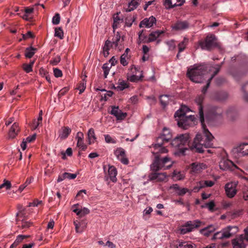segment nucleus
Segmentation results:
<instances>
[{
    "label": "nucleus",
    "instance_id": "obj_1",
    "mask_svg": "<svg viewBox=\"0 0 248 248\" xmlns=\"http://www.w3.org/2000/svg\"><path fill=\"white\" fill-rule=\"evenodd\" d=\"M189 139L188 133L180 134L171 141V145L174 148L181 149L187 144L190 150L199 153H203L204 148L213 147L214 137L205 127H203V133H198L192 142L189 141Z\"/></svg>",
    "mask_w": 248,
    "mask_h": 248
},
{
    "label": "nucleus",
    "instance_id": "obj_2",
    "mask_svg": "<svg viewBox=\"0 0 248 248\" xmlns=\"http://www.w3.org/2000/svg\"><path fill=\"white\" fill-rule=\"evenodd\" d=\"M154 150L152 151L155 155V160L150 166L151 170L154 171H157L164 168V170L170 168L172 166L170 158L166 156L162 158H160V155L168 152V150L162 146L159 147H153Z\"/></svg>",
    "mask_w": 248,
    "mask_h": 248
},
{
    "label": "nucleus",
    "instance_id": "obj_3",
    "mask_svg": "<svg viewBox=\"0 0 248 248\" xmlns=\"http://www.w3.org/2000/svg\"><path fill=\"white\" fill-rule=\"evenodd\" d=\"M209 67L207 64L194 65L187 69L186 76L193 82L202 83L208 73Z\"/></svg>",
    "mask_w": 248,
    "mask_h": 248
},
{
    "label": "nucleus",
    "instance_id": "obj_4",
    "mask_svg": "<svg viewBox=\"0 0 248 248\" xmlns=\"http://www.w3.org/2000/svg\"><path fill=\"white\" fill-rule=\"evenodd\" d=\"M178 126L184 129H187L194 124L195 117L193 115L180 116L175 118Z\"/></svg>",
    "mask_w": 248,
    "mask_h": 248
},
{
    "label": "nucleus",
    "instance_id": "obj_5",
    "mask_svg": "<svg viewBox=\"0 0 248 248\" xmlns=\"http://www.w3.org/2000/svg\"><path fill=\"white\" fill-rule=\"evenodd\" d=\"M201 224L202 222L198 219L193 221H187L181 226L179 229V231L181 234H185L191 232L195 229L200 227Z\"/></svg>",
    "mask_w": 248,
    "mask_h": 248
},
{
    "label": "nucleus",
    "instance_id": "obj_6",
    "mask_svg": "<svg viewBox=\"0 0 248 248\" xmlns=\"http://www.w3.org/2000/svg\"><path fill=\"white\" fill-rule=\"evenodd\" d=\"M216 40V36L211 34L207 36L204 40L200 41L199 45L202 49L210 51L217 46Z\"/></svg>",
    "mask_w": 248,
    "mask_h": 248
},
{
    "label": "nucleus",
    "instance_id": "obj_7",
    "mask_svg": "<svg viewBox=\"0 0 248 248\" xmlns=\"http://www.w3.org/2000/svg\"><path fill=\"white\" fill-rule=\"evenodd\" d=\"M225 239L229 238L238 232L239 228L236 226H228L222 229Z\"/></svg>",
    "mask_w": 248,
    "mask_h": 248
},
{
    "label": "nucleus",
    "instance_id": "obj_8",
    "mask_svg": "<svg viewBox=\"0 0 248 248\" xmlns=\"http://www.w3.org/2000/svg\"><path fill=\"white\" fill-rule=\"evenodd\" d=\"M204 99V97L203 95H200L198 96L195 100V101L198 106V109H199V113L200 116V120L202 124L203 127H205L203 123L204 121V115H203V107H202V102L203 101V100Z\"/></svg>",
    "mask_w": 248,
    "mask_h": 248
},
{
    "label": "nucleus",
    "instance_id": "obj_9",
    "mask_svg": "<svg viewBox=\"0 0 248 248\" xmlns=\"http://www.w3.org/2000/svg\"><path fill=\"white\" fill-rule=\"evenodd\" d=\"M114 154L117 158L122 163L127 165L129 163L128 158L126 157L125 152L124 150L121 147L117 148L114 151Z\"/></svg>",
    "mask_w": 248,
    "mask_h": 248
},
{
    "label": "nucleus",
    "instance_id": "obj_10",
    "mask_svg": "<svg viewBox=\"0 0 248 248\" xmlns=\"http://www.w3.org/2000/svg\"><path fill=\"white\" fill-rule=\"evenodd\" d=\"M185 2V0H163V5L167 9H172L177 6H181Z\"/></svg>",
    "mask_w": 248,
    "mask_h": 248
},
{
    "label": "nucleus",
    "instance_id": "obj_11",
    "mask_svg": "<svg viewBox=\"0 0 248 248\" xmlns=\"http://www.w3.org/2000/svg\"><path fill=\"white\" fill-rule=\"evenodd\" d=\"M110 113L114 115L117 120H123L127 116L126 113L123 112L122 110L119 108L118 107L116 106L111 107V110Z\"/></svg>",
    "mask_w": 248,
    "mask_h": 248
},
{
    "label": "nucleus",
    "instance_id": "obj_12",
    "mask_svg": "<svg viewBox=\"0 0 248 248\" xmlns=\"http://www.w3.org/2000/svg\"><path fill=\"white\" fill-rule=\"evenodd\" d=\"M236 184L233 183H228L225 185V188L227 196L229 198L233 197L236 194Z\"/></svg>",
    "mask_w": 248,
    "mask_h": 248
},
{
    "label": "nucleus",
    "instance_id": "obj_13",
    "mask_svg": "<svg viewBox=\"0 0 248 248\" xmlns=\"http://www.w3.org/2000/svg\"><path fill=\"white\" fill-rule=\"evenodd\" d=\"M164 31L161 30H157L151 32L148 37L147 40L146 41V43H150L157 40L156 43L159 44L160 42V40H157L161 34L164 33Z\"/></svg>",
    "mask_w": 248,
    "mask_h": 248
},
{
    "label": "nucleus",
    "instance_id": "obj_14",
    "mask_svg": "<svg viewBox=\"0 0 248 248\" xmlns=\"http://www.w3.org/2000/svg\"><path fill=\"white\" fill-rule=\"evenodd\" d=\"M245 239L243 234H241L232 240L233 248H245L246 245L244 242Z\"/></svg>",
    "mask_w": 248,
    "mask_h": 248
},
{
    "label": "nucleus",
    "instance_id": "obj_15",
    "mask_svg": "<svg viewBox=\"0 0 248 248\" xmlns=\"http://www.w3.org/2000/svg\"><path fill=\"white\" fill-rule=\"evenodd\" d=\"M148 178L150 181L163 182L166 179L167 175L166 173L152 172L149 175Z\"/></svg>",
    "mask_w": 248,
    "mask_h": 248
},
{
    "label": "nucleus",
    "instance_id": "obj_16",
    "mask_svg": "<svg viewBox=\"0 0 248 248\" xmlns=\"http://www.w3.org/2000/svg\"><path fill=\"white\" fill-rule=\"evenodd\" d=\"M207 168L203 163L194 162L191 164V171L193 173H199Z\"/></svg>",
    "mask_w": 248,
    "mask_h": 248
},
{
    "label": "nucleus",
    "instance_id": "obj_17",
    "mask_svg": "<svg viewBox=\"0 0 248 248\" xmlns=\"http://www.w3.org/2000/svg\"><path fill=\"white\" fill-rule=\"evenodd\" d=\"M189 27V24L187 21H178L172 25L173 30L180 31L186 30Z\"/></svg>",
    "mask_w": 248,
    "mask_h": 248
},
{
    "label": "nucleus",
    "instance_id": "obj_18",
    "mask_svg": "<svg viewBox=\"0 0 248 248\" xmlns=\"http://www.w3.org/2000/svg\"><path fill=\"white\" fill-rule=\"evenodd\" d=\"M117 171L115 167L109 166L108 175L106 176V180L108 181L109 179L112 182H116L117 181L116 175Z\"/></svg>",
    "mask_w": 248,
    "mask_h": 248
},
{
    "label": "nucleus",
    "instance_id": "obj_19",
    "mask_svg": "<svg viewBox=\"0 0 248 248\" xmlns=\"http://www.w3.org/2000/svg\"><path fill=\"white\" fill-rule=\"evenodd\" d=\"M219 166L220 169L223 170L231 169L232 167H235L234 163L232 161L228 159L221 160L219 162Z\"/></svg>",
    "mask_w": 248,
    "mask_h": 248
},
{
    "label": "nucleus",
    "instance_id": "obj_20",
    "mask_svg": "<svg viewBox=\"0 0 248 248\" xmlns=\"http://www.w3.org/2000/svg\"><path fill=\"white\" fill-rule=\"evenodd\" d=\"M170 189H173L176 193L178 196H184L187 192H189L190 194L191 193V191H190L188 188L185 187L181 188L177 184H173L170 186Z\"/></svg>",
    "mask_w": 248,
    "mask_h": 248
},
{
    "label": "nucleus",
    "instance_id": "obj_21",
    "mask_svg": "<svg viewBox=\"0 0 248 248\" xmlns=\"http://www.w3.org/2000/svg\"><path fill=\"white\" fill-rule=\"evenodd\" d=\"M156 22V19L153 16H150L148 18H145L142 20L140 24V27L144 26L146 28L152 27Z\"/></svg>",
    "mask_w": 248,
    "mask_h": 248
},
{
    "label": "nucleus",
    "instance_id": "obj_22",
    "mask_svg": "<svg viewBox=\"0 0 248 248\" xmlns=\"http://www.w3.org/2000/svg\"><path fill=\"white\" fill-rule=\"evenodd\" d=\"M83 137V134L82 132H78L77 134L76 138L77 140V146L80 148L82 150L84 151L87 149V147L84 143Z\"/></svg>",
    "mask_w": 248,
    "mask_h": 248
},
{
    "label": "nucleus",
    "instance_id": "obj_23",
    "mask_svg": "<svg viewBox=\"0 0 248 248\" xmlns=\"http://www.w3.org/2000/svg\"><path fill=\"white\" fill-rule=\"evenodd\" d=\"M221 65H217L216 67H215V71L214 72V73L211 76V77L208 79L207 83L206 86H204L202 89V93H205L207 89L208 88L211 80L219 72L220 70Z\"/></svg>",
    "mask_w": 248,
    "mask_h": 248
},
{
    "label": "nucleus",
    "instance_id": "obj_24",
    "mask_svg": "<svg viewBox=\"0 0 248 248\" xmlns=\"http://www.w3.org/2000/svg\"><path fill=\"white\" fill-rule=\"evenodd\" d=\"M76 231L78 233H81L86 227L87 222L84 220L80 222L76 220L74 221Z\"/></svg>",
    "mask_w": 248,
    "mask_h": 248
},
{
    "label": "nucleus",
    "instance_id": "obj_25",
    "mask_svg": "<svg viewBox=\"0 0 248 248\" xmlns=\"http://www.w3.org/2000/svg\"><path fill=\"white\" fill-rule=\"evenodd\" d=\"M71 132V129L68 126H63L59 131V137L64 140L66 139Z\"/></svg>",
    "mask_w": 248,
    "mask_h": 248
},
{
    "label": "nucleus",
    "instance_id": "obj_26",
    "mask_svg": "<svg viewBox=\"0 0 248 248\" xmlns=\"http://www.w3.org/2000/svg\"><path fill=\"white\" fill-rule=\"evenodd\" d=\"M236 149V151L242 156L248 155V143H247L240 144Z\"/></svg>",
    "mask_w": 248,
    "mask_h": 248
},
{
    "label": "nucleus",
    "instance_id": "obj_27",
    "mask_svg": "<svg viewBox=\"0 0 248 248\" xmlns=\"http://www.w3.org/2000/svg\"><path fill=\"white\" fill-rule=\"evenodd\" d=\"M19 131L18 124L16 123H14L11 127L9 132V136L10 138H14Z\"/></svg>",
    "mask_w": 248,
    "mask_h": 248
},
{
    "label": "nucleus",
    "instance_id": "obj_28",
    "mask_svg": "<svg viewBox=\"0 0 248 248\" xmlns=\"http://www.w3.org/2000/svg\"><path fill=\"white\" fill-rule=\"evenodd\" d=\"M117 85L115 89L119 91H123L129 87V83L121 79L118 80Z\"/></svg>",
    "mask_w": 248,
    "mask_h": 248
},
{
    "label": "nucleus",
    "instance_id": "obj_29",
    "mask_svg": "<svg viewBox=\"0 0 248 248\" xmlns=\"http://www.w3.org/2000/svg\"><path fill=\"white\" fill-rule=\"evenodd\" d=\"M189 111L190 109L187 106H181V108L175 113L174 117L177 118V116H186V113Z\"/></svg>",
    "mask_w": 248,
    "mask_h": 248
},
{
    "label": "nucleus",
    "instance_id": "obj_30",
    "mask_svg": "<svg viewBox=\"0 0 248 248\" xmlns=\"http://www.w3.org/2000/svg\"><path fill=\"white\" fill-rule=\"evenodd\" d=\"M215 231V228L212 225H209L200 230V233L204 236H208L210 234Z\"/></svg>",
    "mask_w": 248,
    "mask_h": 248
},
{
    "label": "nucleus",
    "instance_id": "obj_31",
    "mask_svg": "<svg viewBox=\"0 0 248 248\" xmlns=\"http://www.w3.org/2000/svg\"><path fill=\"white\" fill-rule=\"evenodd\" d=\"M88 143L91 144L95 142L96 138L95 135L94 130L93 128L89 129L88 132Z\"/></svg>",
    "mask_w": 248,
    "mask_h": 248
},
{
    "label": "nucleus",
    "instance_id": "obj_32",
    "mask_svg": "<svg viewBox=\"0 0 248 248\" xmlns=\"http://www.w3.org/2000/svg\"><path fill=\"white\" fill-rule=\"evenodd\" d=\"M189 39L186 37H184L183 41L180 42L178 45L179 53L183 51L188 44Z\"/></svg>",
    "mask_w": 248,
    "mask_h": 248
},
{
    "label": "nucleus",
    "instance_id": "obj_33",
    "mask_svg": "<svg viewBox=\"0 0 248 248\" xmlns=\"http://www.w3.org/2000/svg\"><path fill=\"white\" fill-rule=\"evenodd\" d=\"M29 237V235H19L16 237V239L14 241V242L11 245L10 248H14L17 247L20 243H21L23 240Z\"/></svg>",
    "mask_w": 248,
    "mask_h": 248
},
{
    "label": "nucleus",
    "instance_id": "obj_34",
    "mask_svg": "<svg viewBox=\"0 0 248 248\" xmlns=\"http://www.w3.org/2000/svg\"><path fill=\"white\" fill-rule=\"evenodd\" d=\"M37 51V48L32 46L27 47L25 51V56L27 58H31Z\"/></svg>",
    "mask_w": 248,
    "mask_h": 248
},
{
    "label": "nucleus",
    "instance_id": "obj_35",
    "mask_svg": "<svg viewBox=\"0 0 248 248\" xmlns=\"http://www.w3.org/2000/svg\"><path fill=\"white\" fill-rule=\"evenodd\" d=\"M165 140V141L169 142L172 138L171 134L169 129L164 128L162 133L160 135Z\"/></svg>",
    "mask_w": 248,
    "mask_h": 248
},
{
    "label": "nucleus",
    "instance_id": "obj_36",
    "mask_svg": "<svg viewBox=\"0 0 248 248\" xmlns=\"http://www.w3.org/2000/svg\"><path fill=\"white\" fill-rule=\"evenodd\" d=\"M141 0H132L129 3L128 7L126 10V12H131L136 9L139 5Z\"/></svg>",
    "mask_w": 248,
    "mask_h": 248
},
{
    "label": "nucleus",
    "instance_id": "obj_37",
    "mask_svg": "<svg viewBox=\"0 0 248 248\" xmlns=\"http://www.w3.org/2000/svg\"><path fill=\"white\" fill-rule=\"evenodd\" d=\"M111 42L108 40L106 41L104 46L103 47V53L104 57H107L109 54V50L110 49Z\"/></svg>",
    "mask_w": 248,
    "mask_h": 248
},
{
    "label": "nucleus",
    "instance_id": "obj_38",
    "mask_svg": "<svg viewBox=\"0 0 248 248\" xmlns=\"http://www.w3.org/2000/svg\"><path fill=\"white\" fill-rule=\"evenodd\" d=\"M200 182V187H212L215 184V182L211 180H202Z\"/></svg>",
    "mask_w": 248,
    "mask_h": 248
},
{
    "label": "nucleus",
    "instance_id": "obj_39",
    "mask_svg": "<svg viewBox=\"0 0 248 248\" xmlns=\"http://www.w3.org/2000/svg\"><path fill=\"white\" fill-rule=\"evenodd\" d=\"M129 50L130 49L127 48L125 50V52L120 57V63L123 66H126L128 64L126 59L127 58V54Z\"/></svg>",
    "mask_w": 248,
    "mask_h": 248
},
{
    "label": "nucleus",
    "instance_id": "obj_40",
    "mask_svg": "<svg viewBox=\"0 0 248 248\" xmlns=\"http://www.w3.org/2000/svg\"><path fill=\"white\" fill-rule=\"evenodd\" d=\"M121 40V35L119 32H117L115 34V36L112 39V42H111L110 46L113 47V46L116 48L118 46L119 42Z\"/></svg>",
    "mask_w": 248,
    "mask_h": 248
},
{
    "label": "nucleus",
    "instance_id": "obj_41",
    "mask_svg": "<svg viewBox=\"0 0 248 248\" xmlns=\"http://www.w3.org/2000/svg\"><path fill=\"white\" fill-rule=\"evenodd\" d=\"M195 245H193L191 243L187 242H179V244L176 245V248H194Z\"/></svg>",
    "mask_w": 248,
    "mask_h": 248
},
{
    "label": "nucleus",
    "instance_id": "obj_42",
    "mask_svg": "<svg viewBox=\"0 0 248 248\" xmlns=\"http://www.w3.org/2000/svg\"><path fill=\"white\" fill-rule=\"evenodd\" d=\"M241 90L243 93V99L248 102V82H246L242 86Z\"/></svg>",
    "mask_w": 248,
    "mask_h": 248
},
{
    "label": "nucleus",
    "instance_id": "obj_43",
    "mask_svg": "<svg viewBox=\"0 0 248 248\" xmlns=\"http://www.w3.org/2000/svg\"><path fill=\"white\" fill-rule=\"evenodd\" d=\"M210 112L213 115H220L222 113V110L221 108L216 106H213L210 108Z\"/></svg>",
    "mask_w": 248,
    "mask_h": 248
},
{
    "label": "nucleus",
    "instance_id": "obj_44",
    "mask_svg": "<svg viewBox=\"0 0 248 248\" xmlns=\"http://www.w3.org/2000/svg\"><path fill=\"white\" fill-rule=\"evenodd\" d=\"M168 141H165V140L164 138L160 135L158 137L156 140V143L155 144H153V147H159L161 146H163V145L165 144L166 143H168Z\"/></svg>",
    "mask_w": 248,
    "mask_h": 248
},
{
    "label": "nucleus",
    "instance_id": "obj_45",
    "mask_svg": "<svg viewBox=\"0 0 248 248\" xmlns=\"http://www.w3.org/2000/svg\"><path fill=\"white\" fill-rule=\"evenodd\" d=\"M228 97V94L227 93L223 92H220L218 93H217V96L216 97V99L220 101H223L225 100H226Z\"/></svg>",
    "mask_w": 248,
    "mask_h": 248
},
{
    "label": "nucleus",
    "instance_id": "obj_46",
    "mask_svg": "<svg viewBox=\"0 0 248 248\" xmlns=\"http://www.w3.org/2000/svg\"><path fill=\"white\" fill-rule=\"evenodd\" d=\"M169 96L166 95H162L160 96V103L163 107H165L169 103Z\"/></svg>",
    "mask_w": 248,
    "mask_h": 248
},
{
    "label": "nucleus",
    "instance_id": "obj_47",
    "mask_svg": "<svg viewBox=\"0 0 248 248\" xmlns=\"http://www.w3.org/2000/svg\"><path fill=\"white\" fill-rule=\"evenodd\" d=\"M215 206V204L214 202L213 201H211L208 203H206L203 205H202L201 208H207L209 211H213Z\"/></svg>",
    "mask_w": 248,
    "mask_h": 248
},
{
    "label": "nucleus",
    "instance_id": "obj_48",
    "mask_svg": "<svg viewBox=\"0 0 248 248\" xmlns=\"http://www.w3.org/2000/svg\"><path fill=\"white\" fill-rule=\"evenodd\" d=\"M142 77L143 76L142 75L140 77H138L135 75H132L130 76L127 75V78L128 80H129L131 82H137L140 80Z\"/></svg>",
    "mask_w": 248,
    "mask_h": 248
},
{
    "label": "nucleus",
    "instance_id": "obj_49",
    "mask_svg": "<svg viewBox=\"0 0 248 248\" xmlns=\"http://www.w3.org/2000/svg\"><path fill=\"white\" fill-rule=\"evenodd\" d=\"M224 237L223 234L222 230L217 232H216L212 238V240H216L217 239H224Z\"/></svg>",
    "mask_w": 248,
    "mask_h": 248
},
{
    "label": "nucleus",
    "instance_id": "obj_50",
    "mask_svg": "<svg viewBox=\"0 0 248 248\" xmlns=\"http://www.w3.org/2000/svg\"><path fill=\"white\" fill-rule=\"evenodd\" d=\"M55 36L62 39L63 38V31L61 27L56 28L55 30Z\"/></svg>",
    "mask_w": 248,
    "mask_h": 248
},
{
    "label": "nucleus",
    "instance_id": "obj_51",
    "mask_svg": "<svg viewBox=\"0 0 248 248\" xmlns=\"http://www.w3.org/2000/svg\"><path fill=\"white\" fill-rule=\"evenodd\" d=\"M122 19L119 17L118 13L115 14L113 16V28L114 29L117 27L118 24L120 23Z\"/></svg>",
    "mask_w": 248,
    "mask_h": 248
},
{
    "label": "nucleus",
    "instance_id": "obj_52",
    "mask_svg": "<svg viewBox=\"0 0 248 248\" xmlns=\"http://www.w3.org/2000/svg\"><path fill=\"white\" fill-rule=\"evenodd\" d=\"M143 31H141L139 33V41L138 43H140L141 42L146 43L147 40V36L143 33Z\"/></svg>",
    "mask_w": 248,
    "mask_h": 248
},
{
    "label": "nucleus",
    "instance_id": "obj_53",
    "mask_svg": "<svg viewBox=\"0 0 248 248\" xmlns=\"http://www.w3.org/2000/svg\"><path fill=\"white\" fill-rule=\"evenodd\" d=\"M11 183L9 181L4 179L3 183L0 185V189L5 188L6 190H9L11 187Z\"/></svg>",
    "mask_w": 248,
    "mask_h": 248
},
{
    "label": "nucleus",
    "instance_id": "obj_54",
    "mask_svg": "<svg viewBox=\"0 0 248 248\" xmlns=\"http://www.w3.org/2000/svg\"><path fill=\"white\" fill-rule=\"evenodd\" d=\"M173 177L177 180H181L184 179V175L181 173L180 172L174 170L173 172Z\"/></svg>",
    "mask_w": 248,
    "mask_h": 248
},
{
    "label": "nucleus",
    "instance_id": "obj_55",
    "mask_svg": "<svg viewBox=\"0 0 248 248\" xmlns=\"http://www.w3.org/2000/svg\"><path fill=\"white\" fill-rule=\"evenodd\" d=\"M111 67H110V66L109 65L108 63H105L103 64L102 68L104 70V76L105 78H106L107 77V76L109 73V71Z\"/></svg>",
    "mask_w": 248,
    "mask_h": 248
},
{
    "label": "nucleus",
    "instance_id": "obj_56",
    "mask_svg": "<svg viewBox=\"0 0 248 248\" xmlns=\"http://www.w3.org/2000/svg\"><path fill=\"white\" fill-rule=\"evenodd\" d=\"M86 80L83 79L82 81L79 83L78 87L77 88V89L79 91V93H81L84 91L86 86Z\"/></svg>",
    "mask_w": 248,
    "mask_h": 248
},
{
    "label": "nucleus",
    "instance_id": "obj_57",
    "mask_svg": "<svg viewBox=\"0 0 248 248\" xmlns=\"http://www.w3.org/2000/svg\"><path fill=\"white\" fill-rule=\"evenodd\" d=\"M105 141L108 143H113L115 144L116 143V140L111 138V137L108 134L105 135Z\"/></svg>",
    "mask_w": 248,
    "mask_h": 248
},
{
    "label": "nucleus",
    "instance_id": "obj_58",
    "mask_svg": "<svg viewBox=\"0 0 248 248\" xmlns=\"http://www.w3.org/2000/svg\"><path fill=\"white\" fill-rule=\"evenodd\" d=\"M23 70L27 73H29L32 71V68L31 65H29L28 63H23L22 65Z\"/></svg>",
    "mask_w": 248,
    "mask_h": 248
},
{
    "label": "nucleus",
    "instance_id": "obj_59",
    "mask_svg": "<svg viewBox=\"0 0 248 248\" xmlns=\"http://www.w3.org/2000/svg\"><path fill=\"white\" fill-rule=\"evenodd\" d=\"M60 21V16L59 14L56 13L52 18V22L54 25H58Z\"/></svg>",
    "mask_w": 248,
    "mask_h": 248
},
{
    "label": "nucleus",
    "instance_id": "obj_60",
    "mask_svg": "<svg viewBox=\"0 0 248 248\" xmlns=\"http://www.w3.org/2000/svg\"><path fill=\"white\" fill-rule=\"evenodd\" d=\"M166 44L168 45L169 50H173L175 48L176 46L173 40L168 41Z\"/></svg>",
    "mask_w": 248,
    "mask_h": 248
},
{
    "label": "nucleus",
    "instance_id": "obj_61",
    "mask_svg": "<svg viewBox=\"0 0 248 248\" xmlns=\"http://www.w3.org/2000/svg\"><path fill=\"white\" fill-rule=\"evenodd\" d=\"M243 197L245 201H248V186H245L243 188Z\"/></svg>",
    "mask_w": 248,
    "mask_h": 248
},
{
    "label": "nucleus",
    "instance_id": "obj_62",
    "mask_svg": "<svg viewBox=\"0 0 248 248\" xmlns=\"http://www.w3.org/2000/svg\"><path fill=\"white\" fill-rule=\"evenodd\" d=\"M61 61V58L59 56H57L55 58H53L50 61V63L53 65H57Z\"/></svg>",
    "mask_w": 248,
    "mask_h": 248
},
{
    "label": "nucleus",
    "instance_id": "obj_63",
    "mask_svg": "<svg viewBox=\"0 0 248 248\" xmlns=\"http://www.w3.org/2000/svg\"><path fill=\"white\" fill-rule=\"evenodd\" d=\"M21 228L28 229L32 225V223L30 221H22Z\"/></svg>",
    "mask_w": 248,
    "mask_h": 248
},
{
    "label": "nucleus",
    "instance_id": "obj_64",
    "mask_svg": "<svg viewBox=\"0 0 248 248\" xmlns=\"http://www.w3.org/2000/svg\"><path fill=\"white\" fill-rule=\"evenodd\" d=\"M53 73L54 75L56 78H60L62 77V71L58 69V68H54L53 69Z\"/></svg>",
    "mask_w": 248,
    "mask_h": 248
}]
</instances>
